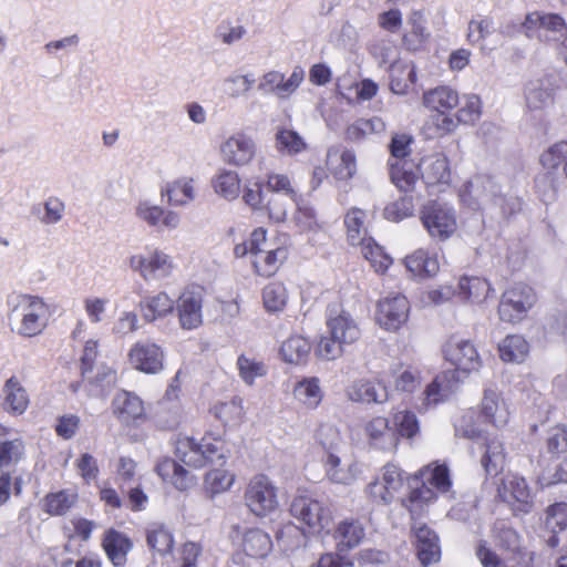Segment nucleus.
I'll return each mask as SVG.
<instances>
[{
  "instance_id": "nucleus-36",
  "label": "nucleus",
  "mask_w": 567,
  "mask_h": 567,
  "mask_svg": "<svg viewBox=\"0 0 567 567\" xmlns=\"http://www.w3.org/2000/svg\"><path fill=\"white\" fill-rule=\"evenodd\" d=\"M493 291L491 284L482 277L464 276L458 281V297L473 303L485 301Z\"/></svg>"
},
{
  "instance_id": "nucleus-43",
  "label": "nucleus",
  "mask_w": 567,
  "mask_h": 567,
  "mask_svg": "<svg viewBox=\"0 0 567 567\" xmlns=\"http://www.w3.org/2000/svg\"><path fill=\"white\" fill-rule=\"evenodd\" d=\"M446 383L447 377L445 373L436 375L422 392L421 404L417 406V411L421 413L426 412L430 408L444 402L450 394Z\"/></svg>"
},
{
  "instance_id": "nucleus-55",
  "label": "nucleus",
  "mask_w": 567,
  "mask_h": 567,
  "mask_svg": "<svg viewBox=\"0 0 567 567\" xmlns=\"http://www.w3.org/2000/svg\"><path fill=\"white\" fill-rule=\"evenodd\" d=\"M538 482L543 487L567 483V455L550 457L543 468Z\"/></svg>"
},
{
  "instance_id": "nucleus-15",
  "label": "nucleus",
  "mask_w": 567,
  "mask_h": 567,
  "mask_svg": "<svg viewBox=\"0 0 567 567\" xmlns=\"http://www.w3.org/2000/svg\"><path fill=\"white\" fill-rule=\"evenodd\" d=\"M444 358L456 371L471 373L482 365L476 347L468 340L450 338L443 348Z\"/></svg>"
},
{
  "instance_id": "nucleus-34",
  "label": "nucleus",
  "mask_w": 567,
  "mask_h": 567,
  "mask_svg": "<svg viewBox=\"0 0 567 567\" xmlns=\"http://www.w3.org/2000/svg\"><path fill=\"white\" fill-rule=\"evenodd\" d=\"M498 354L507 363H523L529 355V343L520 334H508L498 343Z\"/></svg>"
},
{
  "instance_id": "nucleus-18",
  "label": "nucleus",
  "mask_w": 567,
  "mask_h": 567,
  "mask_svg": "<svg viewBox=\"0 0 567 567\" xmlns=\"http://www.w3.org/2000/svg\"><path fill=\"white\" fill-rule=\"evenodd\" d=\"M130 364L146 374H156L164 368V352L153 342H136L128 351Z\"/></svg>"
},
{
  "instance_id": "nucleus-3",
  "label": "nucleus",
  "mask_w": 567,
  "mask_h": 567,
  "mask_svg": "<svg viewBox=\"0 0 567 567\" xmlns=\"http://www.w3.org/2000/svg\"><path fill=\"white\" fill-rule=\"evenodd\" d=\"M49 318V306L40 297L30 295L18 296L9 315L12 331L24 338L42 333Z\"/></svg>"
},
{
  "instance_id": "nucleus-29",
  "label": "nucleus",
  "mask_w": 567,
  "mask_h": 567,
  "mask_svg": "<svg viewBox=\"0 0 567 567\" xmlns=\"http://www.w3.org/2000/svg\"><path fill=\"white\" fill-rule=\"evenodd\" d=\"M417 171L421 172L424 183L429 186L449 184L451 181L449 161L442 154L423 158Z\"/></svg>"
},
{
  "instance_id": "nucleus-54",
  "label": "nucleus",
  "mask_w": 567,
  "mask_h": 567,
  "mask_svg": "<svg viewBox=\"0 0 567 567\" xmlns=\"http://www.w3.org/2000/svg\"><path fill=\"white\" fill-rule=\"evenodd\" d=\"M78 502V494L71 489L50 493L44 498V509L53 516L65 515Z\"/></svg>"
},
{
  "instance_id": "nucleus-4",
  "label": "nucleus",
  "mask_w": 567,
  "mask_h": 567,
  "mask_svg": "<svg viewBox=\"0 0 567 567\" xmlns=\"http://www.w3.org/2000/svg\"><path fill=\"white\" fill-rule=\"evenodd\" d=\"M410 475L398 464L388 462L364 487L369 503L377 506L391 505L402 493Z\"/></svg>"
},
{
  "instance_id": "nucleus-41",
  "label": "nucleus",
  "mask_w": 567,
  "mask_h": 567,
  "mask_svg": "<svg viewBox=\"0 0 567 567\" xmlns=\"http://www.w3.org/2000/svg\"><path fill=\"white\" fill-rule=\"evenodd\" d=\"M162 197L167 196L168 203L173 206H184L195 198L194 179L181 177L172 183H167L161 190Z\"/></svg>"
},
{
  "instance_id": "nucleus-37",
  "label": "nucleus",
  "mask_w": 567,
  "mask_h": 567,
  "mask_svg": "<svg viewBox=\"0 0 567 567\" xmlns=\"http://www.w3.org/2000/svg\"><path fill=\"white\" fill-rule=\"evenodd\" d=\"M97 357V342L89 340L85 343L83 355H82V375L90 381L89 394L92 396L104 395V372H99L95 379L87 377L93 371L94 361Z\"/></svg>"
},
{
  "instance_id": "nucleus-12",
  "label": "nucleus",
  "mask_w": 567,
  "mask_h": 567,
  "mask_svg": "<svg viewBox=\"0 0 567 567\" xmlns=\"http://www.w3.org/2000/svg\"><path fill=\"white\" fill-rule=\"evenodd\" d=\"M206 288L198 284L187 285L178 297L176 310L181 327L194 330L203 324V303Z\"/></svg>"
},
{
  "instance_id": "nucleus-1",
  "label": "nucleus",
  "mask_w": 567,
  "mask_h": 567,
  "mask_svg": "<svg viewBox=\"0 0 567 567\" xmlns=\"http://www.w3.org/2000/svg\"><path fill=\"white\" fill-rule=\"evenodd\" d=\"M509 419V406L503 395L495 390L486 389L477 409L467 410L456 421L455 431L465 439H477L484 432L482 424L502 430L508 425Z\"/></svg>"
},
{
  "instance_id": "nucleus-21",
  "label": "nucleus",
  "mask_w": 567,
  "mask_h": 567,
  "mask_svg": "<svg viewBox=\"0 0 567 567\" xmlns=\"http://www.w3.org/2000/svg\"><path fill=\"white\" fill-rule=\"evenodd\" d=\"M367 212L352 207L344 215V226L349 245L357 248H382L374 238L369 235L365 227Z\"/></svg>"
},
{
  "instance_id": "nucleus-57",
  "label": "nucleus",
  "mask_w": 567,
  "mask_h": 567,
  "mask_svg": "<svg viewBox=\"0 0 567 567\" xmlns=\"http://www.w3.org/2000/svg\"><path fill=\"white\" fill-rule=\"evenodd\" d=\"M216 194L227 200L236 199L240 194V178L234 171L223 169L213 179Z\"/></svg>"
},
{
  "instance_id": "nucleus-40",
  "label": "nucleus",
  "mask_w": 567,
  "mask_h": 567,
  "mask_svg": "<svg viewBox=\"0 0 567 567\" xmlns=\"http://www.w3.org/2000/svg\"><path fill=\"white\" fill-rule=\"evenodd\" d=\"M311 348V343L307 338L300 334H292L282 342L279 353L285 362L300 364L308 360Z\"/></svg>"
},
{
  "instance_id": "nucleus-26",
  "label": "nucleus",
  "mask_w": 567,
  "mask_h": 567,
  "mask_svg": "<svg viewBox=\"0 0 567 567\" xmlns=\"http://www.w3.org/2000/svg\"><path fill=\"white\" fill-rule=\"evenodd\" d=\"M243 399L238 395L226 401H217L209 408V413L225 427H236L244 423L246 417Z\"/></svg>"
},
{
  "instance_id": "nucleus-24",
  "label": "nucleus",
  "mask_w": 567,
  "mask_h": 567,
  "mask_svg": "<svg viewBox=\"0 0 567 567\" xmlns=\"http://www.w3.org/2000/svg\"><path fill=\"white\" fill-rule=\"evenodd\" d=\"M138 219L153 228L165 227L174 229L179 224V215L173 210H165L150 200H140L135 208Z\"/></svg>"
},
{
  "instance_id": "nucleus-5",
  "label": "nucleus",
  "mask_w": 567,
  "mask_h": 567,
  "mask_svg": "<svg viewBox=\"0 0 567 567\" xmlns=\"http://www.w3.org/2000/svg\"><path fill=\"white\" fill-rule=\"evenodd\" d=\"M110 409L121 427L134 436H137L135 432L150 421L146 402L134 391L117 390L111 399Z\"/></svg>"
},
{
  "instance_id": "nucleus-53",
  "label": "nucleus",
  "mask_w": 567,
  "mask_h": 567,
  "mask_svg": "<svg viewBox=\"0 0 567 567\" xmlns=\"http://www.w3.org/2000/svg\"><path fill=\"white\" fill-rule=\"evenodd\" d=\"M133 543L128 536L115 529H109V560L115 567H122L127 561V554L131 551Z\"/></svg>"
},
{
  "instance_id": "nucleus-16",
  "label": "nucleus",
  "mask_w": 567,
  "mask_h": 567,
  "mask_svg": "<svg viewBox=\"0 0 567 567\" xmlns=\"http://www.w3.org/2000/svg\"><path fill=\"white\" fill-rule=\"evenodd\" d=\"M303 78L301 68H296L288 79L284 73L272 70L260 78L257 89L262 95L274 94L279 99H287L300 86Z\"/></svg>"
},
{
  "instance_id": "nucleus-38",
  "label": "nucleus",
  "mask_w": 567,
  "mask_h": 567,
  "mask_svg": "<svg viewBox=\"0 0 567 567\" xmlns=\"http://www.w3.org/2000/svg\"><path fill=\"white\" fill-rule=\"evenodd\" d=\"M424 105L437 113H446L458 105L460 99L456 91L450 86H437L423 94Z\"/></svg>"
},
{
  "instance_id": "nucleus-13",
  "label": "nucleus",
  "mask_w": 567,
  "mask_h": 567,
  "mask_svg": "<svg viewBox=\"0 0 567 567\" xmlns=\"http://www.w3.org/2000/svg\"><path fill=\"white\" fill-rule=\"evenodd\" d=\"M411 543L422 567L440 563L442 558L441 540L437 533L424 523L411 527Z\"/></svg>"
},
{
  "instance_id": "nucleus-52",
  "label": "nucleus",
  "mask_w": 567,
  "mask_h": 567,
  "mask_svg": "<svg viewBox=\"0 0 567 567\" xmlns=\"http://www.w3.org/2000/svg\"><path fill=\"white\" fill-rule=\"evenodd\" d=\"M275 537L282 550L293 551L303 545L306 534L303 528L289 520L278 527Z\"/></svg>"
},
{
  "instance_id": "nucleus-14",
  "label": "nucleus",
  "mask_w": 567,
  "mask_h": 567,
  "mask_svg": "<svg viewBox=\"0 0 567 567\" xmlns=\"http://www.w3.org/2000/svg\"><path fill=\"white\" fill-rule=\"evenodd\" d=\"M410 308L409 299L401 293L385 297L377 305L375 321L386 331H398L406 324Z\"/></svg>"
},
{
  "instance_id": "nucleus-50",
  "label": "nucleus",
  "mask_w": 567,
  "mask_h": 567,
  "mask_svg": "<svg viewBox=\"0 0 567 567\" xmlns=\"http://www.w3.org/2000/svg\"><path fill=\"white\" fill-rule=\"evenodd\" d=\"M389 166L391 181L396 188L404 193L413 190L419 179V174L414 169L413 165L405 161L392 162V159H390Z\"/></svg>"
},
{
  "instance_id": "nucleus-49",
  "label": "nucleus",
  "mask_w": 567,
  "mask_h": 567,
  "mask_svg": "<svg viewBox=\"0 0 567 567\" xmlns=\"http://www.w3.org/2000/svg\"><path fill=\"white\" fill-rule=\"evenodd\" d=\"M293 395L309 409H316L322 401L323 393L317 377L303 378L296 383Z\"/></svg>"
},
{
  "instance_id": "nucleus-20",
  "label": "nucleus",
  "mask_w": 567,
  "mask_h": 567,
  "mask_svg": "<svg viewBox=\"0 0 567 567\" xmlns=\"http://www.w3.org/2000/svg\"><path fill=\"white\" fill-rule=\"evenodd\" d=\"M332 538L338 553L348 554L360 546L365 538L364 525L359 518L347 517L337 524Z\"/></svg>"
},
{
  "instance_id": "nucleus-44",
  "label": "nucleus",
  "mask_w": 567,
  "mask_h": 567,
  "mask_svg": "<svg viewBox=\"0 0 567 567\" xmlns=\"http://www.w3.org/2000/svg\"><path fill=\"white\" fill-rule=\"evenodd\" d=\"M385 131V123L380 117L358 118L346 128V140L352 143H360L373 134Z\"/></svg>"
},
{
  "instance_id": "nucleus-25",
  "label": "nucleus",
  "mask_w": 567,
  "mask_h": 567,
  "mask_svg": "<svg viewBox=\"0 0 567 567\" xmlns=\"http://www.w3.org/2000/svg\"><path fill=\"white\" fill-rule=\"evenodd\" d=\"M3 410L13 416L25 413L30 404V398L25 388L17 377H10L3 384Z\"/></svg>"
},
{
  "instance_id": "nucleus-6",
  "label": "nucleus",
  "mask_w": 567,
  "mask_h": 567,
  "mask_svg": "<svg viewBox=\"0 0 567 567\" xmlns=\"http://www.w3.org/2000/svg\"><path fill=\"white\" fill-rule=\"evenodd\" d=\"M289 512L313 534L328 533L333 520L330 507L308 491L298 492Z\"/></svg>"
},
{
  "instance_id": "nucleus-11",
  "label": "nucleus",
  "mask_w": 567,
  "mask_h": 567,
  "mask_svg": "<svg viewBox=\"0 0 567 567\" xmlns=\"http://www.w3.org/2000/svg\"><path fill=\"white\" fill-rule=\"evenodd\" d=\"M421 220L430 236L440 240L450 238L457 228L455 210L436 200L422 207Z\"/></svg>"
},
{
  "instance_id": "nucleus-33",
  "label": "nucleus",
  "mask_w": 567,
  "mask_h": 567,
  "mask_svg": "<svg viewBox=\"0 0 567 567\" xmlns=\"http://www.w3.org/2000/svg\"><path fill=\"white\" fill-rule=\"evenodd\" d=\"M363 430L370 445L382 450L395 449L390 421L385 416L370 419L365 422Z\"/></svg>"
},
{
  "instance_id": "nucleus-39",
  "label": "nucleus",
  "mask_w": 567,
  "mask_h": 567,
  "mask_svg": "<svg viewBox=\"0 0 567 567\" xmlns=\"http://www.w3.org/2000/svg\"><path fill=\"white\" fill-rule=\"evenodd\" d=\"M393 423V441L395 447L398 446L399 440H413L420 433V422L413 411L402 410L398 411L392 415Z\"/></svg>"
},
{
  "instance_id": "nucleus-27",
  "label": "nucleus",
  "mask_w": 567,
  "mask_h": 567,
  "mask_svg": "<svg viewBox=\"0 0 567 567\" xmlns=\"http://www.w3.org/2000/svg\"><path fill=\"white\" fill-rule=\"evenodd\" d=\"M132 267L140 271L145 278L167 275L172 269V262L163 252L158 250L150 251L147 255L133 256L131 258Z\"/></svg>"
},
{
  "instance_id": "nucleus-35",
  "label": "nucleus",
  "mask_w": 567,
  "mask_h": 567,
  "mask_svg": "<svg viewBox=\"0 0 567 567\" xmlns=\"http://www.w3.org/2000/svg\"><path fill=\"white\" fill-rule=\"evenodd\" d=\"M174 308V300L164 291L148 296L140 303L141 313L148 322L166 317Z\"/></svg>"
},
{
  "instance_id": "nucleus-17",
  "label": "nucleus",
  "mask_w": 567,
  "mask_h": 567,
  "mask_svg": "<svg viewBox=\"0 0 567 567\" xmlns=\"http://www.w3.org/2000/svg\"><path fill=\"white\" fill-rule=\"evenodd\" d=\"M256 151L255 140L243 132L233 134L220 146L224 162L236 167L250 164L256 156Z\"/></svg>"
},
{
  "instance_id": "nucleus-62",
  "label": "nucleus",
  "mask_w": 567,
  "mask_h": 567,
  "mask_svg": "<svg viewBox=\"0 0 567 567\" xmlns=\"http://www.w3.org/2000/svg\"><path fill=\"white\" fill-rule=\"evenodd\" d=\"M414 209L415 205L413 196L404 195L384 207L383 217L389 221L400 223L403 219L411 217Z\"/></svg>"
},
{
  "instance_id": "nucleus-61",
  "label": "nucleus",
  "mask_w": 567,
  "mask_h": 567,
  "mask_svg": "<svg viewBox=\"0 0 567 567\" xmlns=\"http://www.w3.org/2000/svg\"><path fill=\"white\" fill-rule=\"evenodd\" d=\"M267 194H279L298 200V192L295 189L291 179L286 174L268 173L264 181Z\"/></svg>"
},
{
  "instance_id": "nucleus-23",
  "label": "nucleus",
  "mask_w": 567,
  "mask_h": 567,
  "mask_svg": "<svg viewBox=\"0 0 567 567\" xmlns=\"http://www.w3.org/2000/svg\"><path fill=\"white\" fill-rule=\"evenodd\" d=\"M157 475L178 491H188L196 485V476L171 457H163L155 466Z\"/></svg>"
},
{
  "instance_id": "nucleus-59",
  "label": "nucleus",
  "mask_w": 567,
  "mask_h": 567,
  "mask_svg": "<svg viewBox=\"0 0 567 567\" xmlns=\"http://www.w3.org/2000/svg\"><path fill=\"white\" fill-rule=\"evenodd\" d=\"M287 289L282 282L274 281L262 289V303L268 312H279L286 308Z\"/></svg>"
},
{
  "instance_id": "nucleus-56",
  "label": "nucleus",
  "mask_w": 567,
  "mask_h": 567,
  "mask_svg": "<svg viewBox=\"0 0 567 567\" xmlns=\"http://www.w3.org/2000/svg\"><path fill=\"white\" fill-rule=\"evenodd\" d=\"M146 542L148 547L165 555L172 551L174 546V537L171 530L163 524H152L146 530Z\"/></svg>"
},
{
  "instance_id": "nucleus-30",
  "label": "nucleus",
  "mask_w": 567,
  "mask_h": 567,
  "mask_svg": "<svg viewBox=\"0 0 567 567\" xmlns=\"http://www.w3.org/2000/svg\"><path fill=\"white\" fill-rule=\"evenodd\" d=\"M413 478L425 480L424 483L430 485L429 487L440 493H447L452 487V480L447 465L439 462H432L421 467L413 474Z\"/></svg>"
},
{
  "instance_id": "nucleus-9",
  "label": "nucleus",
  "mask_w": 567,
  "mask_h": 567,
  "mask_svg": "<svg viewBox=\"0 0 567 567\" xmlns=\"http://www.w3.org/2000/svg\"><path fill=\"white\" fill-rule=\"evenodd\" d=\"M495 484L496 498L505 503L511 508L513 515H527L533 511L534 498L525 477L515 473H507Z\"/></svg>"
},
{
  "instance_id": "nucleus-58",
  "label": "nucleus",
  "mask_w": 567,
  "mask_h": 567,
  "mask_svg": "<svg viewBox=\"0 0 567 567\" xmlns=\"http://www.w3.org/2000/svg\"><path fill=\"white\" fill-rule=\"evenodd\" d=\"M408 23L411 27V32L403 37V42L409 49L416 50L429 37L426 20L421 11L414 10L409 17Z\"/></svg>"
},
{
  "instance_id": "nucleus-42",
  "label": "nucleus",
  "mask_w": 567,
  "mask_h": 567,
  "mask_svg": "<svg viewBox=\"0 0 567 567\" xmlns=\"http://www.w3.org/2000/svg\"><path fill=\"white\" fill-rule=\"evenodd\" d=\"M275 147L282 155L296 156L305 152L308 144L295 130L280 126L275 134Z\"/></svg>"
},
{
  "instance_id": "nucleus-2",
  "label": "nucleus",
  "mask_w": 567,
  "mask_h": 567,
  "mask_svg": "<svg viewBox=\"0 0 567 567\" xmlns=\"http://www.w3.org/2000/svg\"><path fill=\"white\" fill-rule=\"evenodd\" d=\"M227 452L225 437L210 430L206 431L199 440L190 435H179L175 443V454L178 460L193 468H204L215 463L224 464Z\"/></svg>"
},
{
  "instance_id": "nucleus-64",
  "label": "nucleus",
  "mask_w": 567,
  "mask_h": 567,
  "mask_svg": "<svg viewBox=\"0 0 567 567\" xmlns=\"http://www.w3.org/2000/svg\"><path fill=\"white\" fill-rule=\"evenodd\" d=\"M546 451L550 457L567 456V426L557 424L553 426L546 437Z\"/></svg>"
},
{
  "instance_id": "nucleus-32",
  "label": "nucleus",
  "mask_w": 567,
  "mask_h": 567,
  "mask_svg": "<svg viewBox=\"0 0 567 567\" xmlns=\"http://www.w3.org/2000/svg\"><path fill=\"white\" fill-rule=\"evenodd\" d=\"M483 445L481 464L487 475L496 476L504 470L506 463L504 444L497 437H486Z\"/></svg>"
},
{
  "instance_id": "nucleus-8",
  "label": "nucleus",
  "mask_w": 567,
  "mask_h": 567,
  "mask_svg": "<svg viewBox=\"0 0 567 567\" xmlns=\"http://www.w3.org/2000/svg\"><path fill=\"white\" fill-rule=\"evenodd\" d=\"M244 502L252 515L267 517L279 507L278 487L266 474H256L247 483Z\"/></svg>"
},
{
  "instance_id": "nucleus-31",
  "label": "nucleus",
  "mask_w": 567,
  "mask_h": 567,
  "mask_svg": "<svg viewBox=\"0 0 567 567\" xmlns=\"http://www.w3.org/2000/svg\"><path fill=\"white\" fill-rule=\"evenodd\" d=\"M545 528L551 533L546 540L548 547L556 548L559 545L558 534L567 529V503L556 502L545 511Z\"/></svg>"
},
{
  "instance_id": "nucleus-7",
  "label": "nucleus",
  "mask_w": 567,
  "mask_h": 567,
  "mask_svg": "<svg viewBox=\"0 0 567 567\" xmlns=\"http://www.w3.org/2000/svg\"><path fill=\"white\" fill-rule=\"evenodd\" d=\"M520 28L528 39L556 45L567 41V22L558 13L533 11L526 14Z\"/></svg>"
},
{
  "instance_id": "nucleus-51",
  "label": "nucleus",
  "mask_w": 567,
  "mask_h": 567,
  "mask_svg": "<svg viewBox=\"0 0 567 567\" xmlns=\"http://www.w3.org/2000/svg\"><path fill=\"white\" fill-rule=\"evenodd\" d=\"M25 456V443L21 437L0 440V471L16 467Z\"/></svg>"
},
{
  "instance_id": "nucleus-48",
  "label": "nucleus",
  "mask_w": 567,
  "mask_h": 567,
  "mask_svg": "<svg viewBox=\"0 0 567 567\" xmlns=\"http://www.w3.org/2000/svg\"><path fill=\"white\" fill-rule=\"evenodd\" d=\"M247 254H249L254 270L258 276L268 278L278 271L280 261L277 257V250H243V254L237 255V257Z\"/></svg>"
},
{
  "instance_id": "nucleus-60",
  "label": "nucleus",
  "mask_w": 567,
  "mask_h": 567,
  "mask_svg": "<svg viewBox=\"0 0 567 567\" xmlns=\"http://www.w3.org/2000/svg\"><path fill=\"white\" fill-rule=\"evenodd\" d=\"M378 388H381V385L372 381L359 380L351 386L349 395L352 401L357 402L382 403L386 400V393L380 395Z\"/></svg>"
},
{
  "instance_id": "nucleus-63",
  "label": "nucleus",
  "mask_w": 567,
  "mask_h": 567,
  "mask_svg": "<svg viewBox=\"0 0 567 567\" xmlns=\"http://www.w3.org/2000/svg\"><path fill=\"white\" fill-rule=\"evenodd\" d=\"M435 499L436 493L423 482L421 486L412 488L408 496L401 499V505L413 515L417 507H422Z\"/></svg>"
},
{
  "instance_id": "nucleus-47",
  "label": "nucleus",
  "mask_w": 567,
  "mask_h": 567,
  "mask_svg": "<svg viewBox=\"0 0 567 567\" xmlns=\"http://www.w3.org/2000/svg\"><path fill=\"white\" fill-rule=\"evenodd\" d=\"M392 377L394 390L400 393L413 394L422 384L421 371L412 365L400 364L393 370Z\"/></svg>"
},
{
  "instance_id": "nucleus-45",
  "label": "nucleus",
  "mask_w": 567,
  "mask_h": 567,
  "mask_svg": "<svg viewBox=\"0 0 567 567\" xmlns=\"http://www.w3.org/2000/svg\"><path fill=\"white\" fill-rule=\"evenodd\" d=\"M329 332L342 344H351L360 338V329L352 318L342 312L327 322Z\"/></svg>"
},
{
  "instance_id": "nucleus-22",
  "label": "nucleus",
  "mask_w": 567,
  "mask_h": 567,
  "mask_svg": "<svg viewBox=\"0 0 567 567\" xmlns=\"http://www.w3.org/2000/svg\"><path fill=\"white\" fill-rule=\"evenodd\" d=\"M274 548L270 535L260 527L246 528L240 537L239 549L251 559H265Z\"/></svg>"
},
{
  "instance_id": "nucleus-46",
  "label": "nucleus",
  "mask_w": 567,
  "mask_h": 567,
  "mask_svg": "<svg viewBox=\"0 0 567 567\" xmlns=\"http://www.w3.org/2000/svg\"><path fill=\"white\" fill-rule=\"evenodd\" d=\"M236 475L227 468H213L204 476V491L207 496L214 497L230 489Z\"/></svg>"
},
{
  "instance_id": "nucleus-28",
  "label": "nucleus",
  "mask_w": 567,
  "mask_h": 567,
  "mask_svg": "<svg viewBox=\"0 0 567 567\" xmlns=\"http://www.w3.org/2000/svg\"><path fill=\"white\" fill-rule=\"evenodd\" d=\"M406 269L419 278H430L440 270V260L435 250H414L404 258Z\"/></svg>"
},
{
  "instance_id": "nucleus-10",
  "label": "nucleus",
  "mask_w": 567,
  "mask_h": 567,
  "mask_svg": "<svg viewBox=\"0 0 567 567\" xmlns=\"http://www.w3.org/2000/svg\"><path fill=\"white\" fill-rule=\"evenodd\" d=\"M537 302L535 290L523 282L506 289L498 303L499 319L508 323H518L526 319L529 310Z\"/></svg>"
},
{
  "instance_id": "nucleus-19",
  "label": "nucleus",
  "mask_w": 567,
  "mask_h": 567,
  "mask_svg": "<svg viewBox=\"0 0 567 567\" xmlns=\"http://www.w3.org/2000/svg\"><path fill=\"white\" fill-rule=\"evenodd\" d=\"M556 81L551 75H543L525 85V102L529 111H542L554 103Z\"/></svg>"
}]
</instances>
